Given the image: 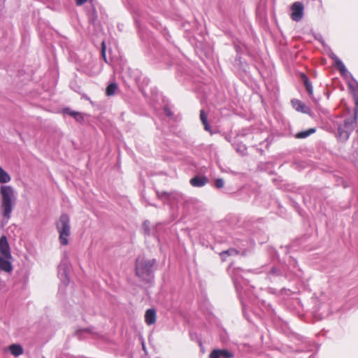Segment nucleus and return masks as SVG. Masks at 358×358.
Instances as JSON below:
<instances>
[{"label":"nucleus","instance_id":"nucleus-1","mask_svg":"<svg viewBox=\"0 0 358 358\" xmlns=\"http://www.w3.org/2000/svg\"><path fill=\"white\" fill-rule=\"evenodd\" d=\"M228 271L231 274L234 287L238 294L243 310H245L248 306L247 300L251 299V287L249 286L245 277L251 271H244L240 268H232L231 266L228 268Z\"/></svg>","mask_w":358,"mask_h":358},{"label":"nucleus","instance_id":"nucleus-2","mask_svg":"<svg viewBox=\"0 0 358 358\" xmlns=\"http://www.w3.org/2000/svg\"><path fill=\"white\" fill-rule=\"evenodd\" d=\"M1 210L2 216L6 220L11 217L13 210L15 206L16 197L15 191L10 185H1L0 187Z\"/></svg>","mask_w":358,"mask_h":358},{"label":"nucleus","instance_id":"nucleus-3","mask_svg":"<svg viewBox=\"0 0 358 358\" xmlns=\"http://www.w3.org/2000/svg\"><path fill=\"white\" fill-rule=\"evenodd\" d=\"M355 124L356 121L352 117L343 119L341 117H336L332 120V127L337 130V137L341 142H345L349 138Z\"/></svg>","mask_w":358,"mask_h":358},{"label":"nucleus","instance_id":"nucleus-4","mask_svg":"<svg viewBox=\"0 0 358 358\" xmlns=\"http://www.w3.org/2000/svg\"><path fill=\"white\" fill-rule=\"evenodd\" d=\"M156 264L155 259H146L138 257L136 262V273L143 280L150 282L153 278L154 266Z\"/></svg>","mask_w":358,"mask_h":358},{"label":"nucleus","instance_id":"nucleus-5","mask_svg":"<svg viewBox=\"0 0 358 358\" xmlns=\"http://www.w3.org/2000/svg\"><path fill=\"white\" fill-rule=\"evenodd\" d=\"M55 224L59 233L60 243L62 245H68V238L71 235L70 218L69 215L66 213L62 214Z\"/></svg>","mask_w":358,"mask_h":358},{"label":"nucleus","instance_id":"nucleus-6","mask_svg":"<svg viewBox=\"0 0 358 358\" xmlns=\"http://www.w3.org/2000/svg\"><path fill=\"white\" fill-rule=\"evenodd\" d=\"M292 340L296 343L299 347L296 349L297 352H308L313 350L314 343L308 338L299 334H294Z\"/></svg>","mask_w":358,"mask_h":358},{"label":"nucleus","instance_id":"nucleus-7","mask_svg":"<svg viewBox=\"0 0 358 358\" xmlns=\"http://www.w3.org/2000/svg\"><path fill=\"white\" fill-rule=\"evenodd\" d=\"M69 265V261L67 255L64 253L61 263L58 266V276L64 285H66L69 281L68 277Z\"/></svg>","mask_w":358,"mask_h":358},{"label":"nucleus","instance_id":"nucleus-8","mask_svg":"<svg viewBox=\"0 0 358 358\" xmlns=\"http://www.w3.org/2000/svg\"><path fill=\"white\" fill-rule=\"evenodd\" d=\"M304 6L300 1L294 2L291 6V18L293 21L299 22L303 15Z\"/></svg>","mask_w":358,"mask_h":358},{"label":"nucleus","instance_id":"nucleus-9","mask_svg":"<svg viewBox=\"0 0 358 358\" xmlns=\"http://www.w3.org/2000/svg\"><path fill=\"white\" fill-rule=\"evenodd\" d=\"M331 59L334 61V65L340 71L341 74L345 77L350 76L352 74L347 70L343 62L333 52L330 55Z\"/></svg>","mask_w":358,"mask_h":358},{"label":"nucleus","instance_id":"nucleus-10","mask_svg":"<svg viewBox=\"0 0 358 358\" xmlns=\"http://www.w3.org/2000/svg\"><path fill=\"white\" fill-rule=\"evenodd\" d=\"M257 17L262 22L266 24L268 20L266 1H262L257 8Z\"/></svg>","mask_w":358,"mask_h":358},{"label":"nucleus","instance_id":"nucleus-11","mask_svg":"<svg viewBox=\"0 0 358 358\" xmlns=\"http://www.w3.org/2000/svg\"><path fill=\"white\" fill-rule=\"evenodd\" d=\"M0 256L10 257V248L6 236L0 238Z\"/></svg>","mask_w":358,"mask_h":358},{"label":"nucleus","instance_id":"nucleus-12","mask_svg":"<svg viewBox=\"0 0 358 358\" xmlns=\"http://www.w3.org/2000/svg\"><path fill=\"white\" fill-rule=\"evenodd\" d=\"M11 260L12 255L6 257L0 256V271L6 273H10L13 271Z\"/></svg>","mask_w":358,"mask_h":358},{"label":"nucleus","instance_id":"nucleus-13","mask_svg":"<svg viewBox=\"0 0 358 358\" xmlns=\"http://www.w3.org/2000/svg\"><path fill=\"white\" fill-rule=\"evenodd\" d=\"M158 194V196L162 199H166L170 203L171 205H173L174 204V202H175V200L178 201L180 199H182V194H180V193H178V192H171V193H168V192H162V193H157Z\"/></svg>","mask_w":358,"mask_h":358},{"label":"nucleus","instance_id":"nucleus-14","mask_svg":"<svg viewBox=\"0 0 358 358\" xmlns=\"http://www.w3.org/2000/svg\"><path fill=\"white\" fill-rule=\"evenodd\" d=\"M300 78H301V80L303 83L307 92L308 93L309 96L310 97H312L313 95V87L312 83L310 81L309 78L303 73H300Z\"/></svg>","mask_w":358,"mask_h":358},{"label":"nucleus","instance_id":"nucleus-15","mask_svg":"<svg viewBox=\"0 0 358 358\" xmlns=\"http://www.w3.org/2000/svg\"><path fill=\"white\" fill-rule=\"evenodd\" d=\"M208 180L206 176H196L190 180V184L193 187H201L207 184Z\"/></svg>","mask_w":358,"mask_h":358},{"label":"nucleus","instance_id":"nucleus-16","mask_svg":"<svg viewBox=\"0 0 358 358\" xmlns=\"http://www.w3.org/2000/svg\"><path fill=\"white\" fill-rule=\"evenodd\" d=\"M292 107L297 111L301 112L303 113H308L309 111V108L301 101L299 99H293L292 100Z\"/></svg>","mask_w":358,"mask_h":358},{"label":"nucleus","instance_id":"nucleus-17","mask_svg":"<svg viewBox=\"0 0 358 358\" xmlns=\"http://www.w3.org/2000/svg\"><path fill=\"white\" fill-rule=\"evenodd\" d=\"M145 320L148 325L153 324L156 322V312L154 309H148L146 310Z\"/></svg>","mask_w":358,"mask_h":358},{"label":"nucleus","instance_id":"nucleus-18","mask_svg":"<svg viewBox=\"0 0 358 358\" xmlns=\"http://www.w3.org/2000/svg\"><path fill=\"white\" fill-rule=\"evenodd\" d=\"M8 350L11 355L15 357H18L23 354L24 350L20 344H12L8 346Z\"/></svg>","mask_w":358,"mask_h":358},{"label":"nucleus","instance_id":"nucleus-19","mask_svg":"<svg viewBox=\"0 0 358 358\" xmlns=\"http://www.w3.org/2000/svg\"><path fill=\"white\" fill-rule=\"evenodd\" d=\"M200 120L204 127V129L212 134L211 128L208 123L207 114L205 113L204 110H201L200 111Z\"/></svg>","mask_w":358,"mask_h":358},{"label":"nucleus","instance_id":"nucleus-20","mask_svg":"<svg viewBox=\"0 0 358 358\" xmlns=\"http://www.w3.org/2000/svg\"><path fill=\"white\" fill-rule=\"evenodd\" d=\"M316 129L315 128H310L305 131H301L295 134V138H306L310 136L311 134H314L315 132Z\"/></svg>","mask_w":358,"mask_h":358},{"label":"nucleus","instance_id":"nucleus-21","mask_svg":"<svg viewBox=\"0 0 358 358\" xmlns=\"http://www.w3.org/2000/svg\"><path fill=\"white\" fill-rule=\"evenodd\" d=\"M94 334V332L92 331V329H78L76 332V335L79 339L85 338L87 337L86 336L87 334Z\"/></svg>","mask_w":358,"mask_h":358},{"label":"nucleus","instance_id":"nucleus-22","mask_svg":"<svg viewBox=\"0 0 358 358\" xmlns=\"http://www.w3.org/2000/svg\"><path fill=\"white\" fill-rule=\"evenodd\" d=\"M10 179L9 174L0 166V183H7Z\"/></svg>","mask_w":358,"mask_h":358},{"label":"nucleus","instance_id":"nucleus-23","mask_svg":"<svg viewBox=\"0 0 358 358\" xmlns=\"http://www.w3.org/2000/svg\"><path fill=\"white\" fill-rule=\"evenodd\" d=\"M238 254V252L236 250L234 249V248H230L227 250H225V251H223L220 253V257H221V259L222 261H226L227 259V257L228 256H233V255H236Z\"/></svg>","mask_w":358,"mask_h":358},{"label":"nucleus","instance_id":"nucleus-24","mask_svg":"<svg viewBox=\"0 0 358 358\" xmlns=\"http://www.w3.org/2000/svg\"><path fill=\"white\" fill-rule=\"evenodd\" d=\"M87 15H88L89 21L91 23L94 24L97 19V14H96V9L94 7H92V9L88 11Z\"/></svg>","mask_w":358,"mask_h":358},{"label":"nucleus","instance_id":"nucleus-25","mask_svg":"<svg viewBox=\"0 0 358 358\" xmlns=\"http://www.w3.org/2000/svg\"><path fill=\"white\" fill-rule=\"evenodd\" d=\"M117 88V85L115 83H110L107 87L106 90V94L107 96H110L115 94L116 89Z\"/></svg>","mask_w":358,"mask_h":358},{"label":"nucleus","instance_id":"nucleus-26","mask_svg":"<svg viewBox=\"0 0 358 358\" xmlns=\"http://www.w3.org/2000/svg\"><path fill=\"white\" fill-rule=\"evenodd\" d=\"M234 147L236 151L240 153L242 155H244L246 153L247 148L243 144H234Z\"/></svg>","mask_w":358,"mask_h":358},{"label":"nucleus","instance_id":"nucleus-27","mask_svg":"<svg viewBox=\"0 0 358 358\" xmlns=\"http://www.w3.org/2000/svg\"><path fill=\"white\" fill-rule=\"evenodd\" d=\"M220 357L222 358H231L233 357V354L227 350H217Z\"/></svg>","mask_w":358,"mask_h":358},{"label":"nucleus","instance_id":"nucleus-28","mask_svg":"<svg viewBox=\"0 0 358 358\" xmlns=\"http://www.w3.org/2000/svg\"><path fill=\"white\" fill-rule=\"evenodd\" d=\"M269 83H270V87H273V94L275 95L278 92V88L276 85V83H275V78H273L271 75H270V81H269Z\"/></svg>","mask_w":358,"mask_h":358},{"label":"nucleus","instance_id":"nucleus-29","mask_svg":"<svg viewBox=\"0 0 358 358\" xmlns=\"http://www.w3.org/2000/svg\"><path fill=\"white\" fill-rule=\"evenodd\" d=\"M355 100V111H354V117H352V119H355V121H357V119L358 117V95L355 94V98H354Z\"/></svg>","mask_w":358,"mask_h":358},{"label":"nucleus","instance_id":"nucleus-30","mask_svg":"<svg viewBox=\"0 0 358 358\" xmlns=\"http://www.w3.org/2000/svg\"><path fill=\"white\" fill-rule=\"evenodd\" d=\"M224 185V181L222 178H217L215 181V186L217 189L222 188Z\"/></svg>","mask_w":358,"mask_h":358},{"label":"nucleus","instance_id":"nucleus-31","mask_svg":"<svg viewBox=\"0 0 358 358\" xmlns=\"http://www.w3.org/2000/svg\"><path fill=\"white\" fill-rule=\"evenodd\" d=\"M349 87L352 91L353 97L355 98V94L358 95V83L356 82V86L353 87L351 84H349Z\"/></svg>","mask_w":358,"mask_h":358},{"label":"nucleus","instance_id":"nucleus-32","mask_svg":"<svg viewBox=\"0 0 358 358\" xmlns=\"http://www.w3.org/2000/svg\"><path fill=\"white\" fill-rule=\"evenodd\" d=\"M64 112L69 115H70L72 117H74L75 115L80 116V113L76 112V111H71L69 108H66L64 110Z\"/></svg>","mask_w":358,"mask_h":358},{"label":"nucleus","instance_id":"nucleus-33","mask_svg":"<svg viewBox=\"0 0 358 358\" xmlns=\"http://www.w3.org/2000/svg\"><path fill=\"white\" fill-rule=\"evenodd\" d=\"M210 358H220V356L217 350H213L209 356Z\"/></svg>","mask_w":358,"mask_h":358},{"label":"nucleus","instance_id":"nucleus-34","mask_svg":"<svg viewBox=\"0 0 358 358\" xmlns=\"http://www.w3.org/2000/svg\"><path fill=\"white\" fill-rule=\"evenodd\" d=\"M164 113L166 114V115L168 117H171L173 115L171 110L168 107H165L164 108Z\"/></svg>","mask_w":358,"mask_h":358},{"label":"nucleus","instance_id":"nucleus-35","mask_svg":"<svg viewBox=\"0 0 358 358\" xmlns=\"http://www.w3.org/2000/svg\"><path fill=\"white\" fill-rule=\"evenodd\" d=\"M270 274L279 275L281 273L276 268H272V269L270 270Z\"/></svg>","mask_w":358,"mask_h":358},{"label":"nucleus","instance_id":"nucleus-36","mask_svg":"<svg viewBox=\"0 0 358 358\" xmlns=\"http://www.w3.org/2000/svg\"><path fill=\"white\" fill-rule=\"evenodd\" d=\"M149 224H150V222L148 221H145L143 223V227L145 229V233L148 234L150 233L149 229H148Z\"/></svg>","mask_w":358,"mask_h":358},{"label":"nucleus","instance_id":"nucleus-37","mask_svg":"<svg viewBox=\"0 0 358 358\" xmlns=\"http://www.w3.org/2000/svg\"><path fill=\"white\" fill-rule=\"evenodd\" d=\"M73 117H74V118L76 119V121H78V122H81V121L83 120V116H82L81 113H80V116L75 115Z\"/></svg>","mask_w":358,"mask_h":358},{"label":"nucleus","instance_id":"nucleus-38","mask_svg":"<svg viewBox=\"0 0 358 358\" xmlns=\"http://www.w3.org/2000/svg\"><path fill=\"white\" fill-rule=\"evenodd\" d=\"M76 1L78 6H81L84 4L87 1V0H76Z\"/></svg>","mask_w":358,"mask_h":358},{"label":"nucleus","instance_id":"nucleus-39","mask_svg":"<svg viewBox=\"0 0 358 358\" xmlns=\"http://www.w3.org/2000/svg\"><path fill=\"white\" fill-rule=\"evenodd\" d=\"M102 55H103L104 59L106 60V52H105L104 43H102Z\"/></svg>","mask_w":358,"mask_h":358},{"label":"nucleus","instance_id":"nucleus-40","mask_svg":"<svg viewBox=\"0 0 358 358\" xmlns=\"http://www.w3.org/2000/svg\"><path fill=\"white\" fill-rule=\"evenodd\" d=\"M269 252H270V257H271V256L274 255V254L275 253V250H273V248H271L270 247Z\"/></svg>","mask_w":358,"mask_h":358},{"label":"nucleus","instance_id":"nucleus-41","mask_svg":"<svg viewBox=\"0 0 358 358\" xmlns=\"http://www.w3.org/2000/svg\"><path fill=\"white\" fill-rule=\"evenodd\" d=\"M257 150L259 152L261 155H263L264 150L262 148H257Z\"/></svg>","mask_w":358,"mask_h":358},{"label":"nucleus","instance_id":"nucleus-42","mask_svg":"<svg viewBox=\"0 0 358 358\" xmlns=\"http://www.w3.org/2000/svg\"><path fill=\"white\" fill-rule=\"evenodd\" d=\"M264 145H265V147L267 148L268 145V143L267 142V141L266 140L265 143H264Z\"/></svg>","mask_w":358,"mask_h":358},{"label":"nucleus","instance_id":"nucleus-43","mask_svg":"<svg viewBox=\"0 0 358 358\" xmlns=\"http://www.w3.org/2000/svg\"><path fill=\"white\" fill-rule=\"evenodd\" d=\"M355 219H358V212L355 213Z\"/></svg>","mask_w":358,"mask_h":358},{"label":"nucleus","instance_id":"nucleus-44","mask_svg":"<svg viewBox=\"0 0 358 358\" xmlns=\"http://www.w3.org/2000/svg\"><path fill=\"white\" fill-rule=\"evenodd\" d=\"M357 132H358V129H357Z\"/></svg>","mask_w":358,"mask_h":358}]
</instances>
